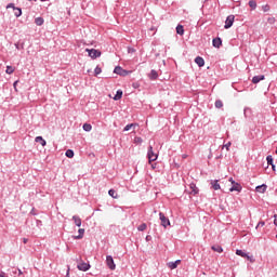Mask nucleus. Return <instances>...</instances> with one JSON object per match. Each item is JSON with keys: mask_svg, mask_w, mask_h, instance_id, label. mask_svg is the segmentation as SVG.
<instances>
[{"mask_svg": "<svg viewBox=\"0 0 277 277\" xmlns=\"http://www.w3.org/2000/svg\"><path fill=\"white\" fill-rule=\"evenodd\" d=\"M229 183H232V187L229 188V192H241L242 187L241 184L235 182L233 177L229 179Z\"/></svg>", "mask_w": 277, "mask_h": 277, "instance_id": "f257e3e1", "label": "nucleus"}, {"mask_svg": "<svg viewBox=\"0 0 277 277\" xmlns=\"http://www.w3.org/2000/svg\"><path fill=\"white\" fill-rule=\"evenodd\" d=\"M159 217L161 226H163V228H168V226H170V219L166 217V214H163L162 212L159 213Z\"/></svg>", "mask_w": 277, "mask_h": 277, "instance_id": "f03ea898", "label": "nucleus"}, {"mask_svg": "<svg viewBox=\"0 0 277 277\" xmlns=\"http://www.w3.org/2000/svg\"><path fill=\"white\" fill-rule=\"evenodd\" d=\"M234 23H235V15H228L225 21L224 29H230Z\"/></svg>", "mask_w": 277, "mask_h": 277, "instance_id": "7ed1b4c3", "label": "nucleus"}, {"mask_svg": "<svg viewBox=\"0 0 277 277\" xmlns=\"http://www.w3.org/2000/svg\"><path fill=\"white\" fill-rule=\"evenodd\" d=\"M89 53V57H92V60H96V57H101V51L95 49H87L85 50Z\"/></svg>", "mask_w": 277, "mask_h": 277, "instance_id": "20e7f679", "label": "nucleus"}, {"mask_svg": "<svg viewBox=\"0 0 277 277\" xmlns=\"http://www.w3.org/2000/svg\"><path fill=\"white\" fill-rule=\"evenodd\" d=\"M147 157H148L149 161H157L158 156H157V154H155V151H153L151 145H149V147H148Z\"/></svg>", "mask_w": 277, "mask_h": 277, "instance_id": "39448f33", "label": "nucleus"}, {"mask_svg": "<svg viewBox=\"0 0 277 277\" xmlns=\"http://www.w3.org/2000/svg\"><path fill=\"white\" fill-rule=\"evenodd\" d=\"M106 264L109 269H116V264L114 263V258L111 255L106 256Z\"/></svg>", "mask_w": 277, "mask_h": 277, "instance_id": "423d86ee", "label": "nucleus"}, {"mask_svg": "<svg viewBox=\"0 0 277 277\" xmlns=\"http://www.w3.org/2000/svg\"><path fill=\"white\" fill-rule=\"evenodd\" d=\"M114 72L116 75H120L121 77H124V75H128V71L122 69V67L120 66L115 67Z\"/></svg>", "mask_w": 277, "mask_h": 277, "instance_id": "0eeeda50", "label": "nucleus"}, {"mask_svg": "<svg viewBox=\"0 0 277 277\" xmlns=\"http://www.w3.org/2000/svg\"><path fill=\"white\" fill-rule=\"evenodd\" d=\"M78 269H80V272H88V269H90V264L81 262L78 264Z\"/></svg>", "mask_w": 277, "mask_h": 277, "instance_id": "6e6552de", "label": "nucleus"}, {"mask_svg": "<svg viewBox=\"0 0 277 277\" xmlns=\"http://www.w3.org/2000/svg\"><path fill=\"white\" fill-rule=\"evenodd\" d=\"M169 269H176L179 265H181V260H176L175 262L167 263Z\"/></svg>", "mask_w": 277, "mask_h": 277, "instance_id": "1a4fd4ad", "label": "nucleus"}, {"mask_svg": "<svg viewBox=\"0 0 277 277\" xmlns=\"http://www.w3.org/2000/svg\"><path fill=\"white\" fill-rule=\"evenodd\" d=\"M212 45L215 48V49H220V47H222V38H214L212 40Z\"/></svg>", "mask_w": 277, "mask_h": 277, "instance_id": "9d476101", "label": "nucleus"}, {"mask_svg": "<svg viewBox=\"0 0 277 277\" xmlns=\"http://www.w3.org/2000/svg\"><path fill=\"white\" fill-rule=\"evenodd\" d=\"M266 161H267L268 166H272L273 172H276V164H274V158L272 156H267Z\"/></svg>", "mask_w": 277, "mask_h": 277, "instance_id": "9b49d317", "label": "nucleus"}, {"mask_svg": "<svg viewBox=\"0 0 277 277\" xmlns=\"http://www.w3.org/2000/svg\"><path fill=\"white\" fill-rule=\"evenodd\" d=\"M255 190L258 192V194H265V192H267V186L265 184H262L260 186H256Z\"/></svg>", "mask_w": 277, "mask_h": 277, "instance_id": "f8f14e48", "label": "nucleus"}, {"mask_svg": "<svg viewBox=\"0 0 277 277\" xmlns=\"http://www.w3.org/2000/svg\"><path fill=\"white\" fill-rule=\"evenodd\" d=\"M210 185H211L212 189H214L215 192H217V189H220V181H217V180H212L210 182Z\"/></svg>", "mask_w": 277, "mask_h": 277, "instance_id": "ddd939ff", "label": "nucleus"}, {"mask_svg": "<svg viewBox=\"0 0 277 277\" xmlns=\"http://www.w3.org/2000/svg\"><path fill=\"white\" fill-rule=\"evenodd\" d=\"M195 63L197 64V66H199V68H202V66H205V58H202L201 56H197L195 58Z\"/></svg>", "mask_w": 277, "mask_h": 277, "instance_id": "4468645a", "label": "nucleus"}, {"mask_svg": "<svg viewBox=\"0 0 277 277\" xmlns=\"http://www.w3.org/2000/svg\"><path fill=\"white\" fill-rule=\"evenodd\" d=\"M264 79H265V76L263 75L254 76L252 78V83H260V81H263Z\"/></svg>", "mask_w": 277, "mask_h": 277, "instance_id": "2eb2a0df", "label": "nucleus"}, {"mask_svg": "<svg viewBox=\"0 0 277 277\" xmlns=\"http://www.w3.org/2000/svg\"><path fill=\"white\" fill-rule=\"evenodd\" d=\"M189 194H194V196H196V194H198V187L196 186V184L192 183L189 185Z\"/></svg>", "mask_w": 277, "mask_h": 277, "instance_id": "dca6fc26", "label": "nucleus"}, {"mask_svg": "<svg viewBox=\"0 0 277 277\" xmlns=\"http://www.w3.org/2000/svg\"><path fill=\"white\" fill-rule=\"evenodd\" d=\"M236 254L238 256H242V259H250V256L248 255V253L243 252V250H236Z\"/></svg>", "mask_w": 277, "mask_h": 277, "instance_id": "f3484780", "label": "nucleus"}, {"mask_svg": "<svg viewBox=\"0 0 277 277\" xmlns=\"http://www.w3.org/2000/svg\"><path fill=\"white\" fill-rule=\"evenodd\" d=\"M79 235L75 236L74 239H83V235H85V229L84 228H80L78 229Z\"/></svg>", "mask_w": 277, "mask_h": 277, "instance_id": "a211bd4d", "label": "nucleus"}, {"mask_svg": "<svg viewBox=\"0 0 277 277\" xmlns=\"http://www.w3.org/2000/svg\"><path fill=\"white\" fill-rule=\"evenodd\" d=\"M148 77H149V79L155 80V79H157V77H159V74H157V70L151 69Z\"/></svg>", "mask_w": 277, "mask_h": 277, "instance_id": "6ab92c4d", "label": "nucleus"}, {"mask_svg": "<svg viewBox=\"0 0 277 277\" xmlns=\"http://www.w3.org/2000/svg\"><path fill=\"white\" fill-rule=\"evenodd\" d=\"M176 34H179V36H183L185 34V29L183 28V25L176 26Z\"/></svg>", "mask_w": 277, "mask_h": 277, "instance_id": "aec40b11", "label": "nucleus"}, {"mask_svg": "<svg viewBox=\"0 0 277 277\" xmlns=\"http://www.w3.org/2000/svg\"><path fill=\"white\" fill-rule=\"evenodd\" d=\"M72 220H74L76 226L81 227V217L74 215Z\"/></svg>", "mask_w": 277, "mask_h": 277, "instance_id": "412c9836", "label": "nucleus"}, {"mask_svg": "<svg viewBox=\"0 0 277 277\" xmlns=\"http://www.w3.org/2000/svg\"><path fill=\"white\" fill-rule=\"evenodd\" d=\"M212 250L214 252H219V254H221V252H224V249H222V246H220V245L212 246Z\"/></svg>", "mask_w": 277, "mask_h": 277, "instance_id": "4be33fe9", "label": "nucleus"}, {"mask_svg": "<svg viewBox=\"0 0 277 277\" xmlns=\"http://www.w3.org/2000/svg\"><path fill=\"white\" fill-rule=\"evenodd\" d=\"M137 127V123H129L124 127L123 131H131V129H135Z\"/></svg>", "mask_w": 277, "mask_h": 277, "instance_id": "5701e85b", "label": "nucleus"}, {"mask_svg": "<svg viewBox=\"0 0 277 277\" xmlns=\"http://www.w3.org/2000/svg\"><path fill=\"white\" fill-rule=\"evenodd\" d=\"M22 14H23V10H21V8H14V15L16 16V18L22 16Z\"/></svg>", "mask_w": 277, "mask_h": 277, "instance_id": "b1692460", "label": "nucleus"}, {"mask_svg": "<svg viewBox=\"0 0 277 277\" xmlns=\"http://www.w3.org/2000/svg\"><path fill=\"white\" fill-rule=\"evenodd\" d=\"M35 142H40L41 146H47V141H44V138H42V136H37L35 138Z\"/></svg>", "mask_w": 277, "mask_h": 277, "instance_id": "393cba45", "label": "nucleus"}, {"mask_svg": "<svg viewBox=\"0 0 277 277\" xmlns=\"http://www.w3.org/2000/svg\"><path fill=\"white\" fill-rule=\"evenodd\" d=\"M65 155L68 159H72V157H75V151L72 149H67Z\"/></svg>", "mask_w": 277, "mask_h": 277, "instance_id": "a878e982", "label": "nucleus"}, {"mask_svg": "<svg viewBox=\"0 0 277 277\" xmlns=\"http://www.w3.org/2000/svg\"><path fill=\"white\" fill-rule=\"evenodd\" d=\"M35 23H36V25H38V26L40 27V26L44 25V18H42V17H37V18L35 19Z\"/></svg>", "mask_w": 277, "mask_h": 277, "instance_id": "bb28decb", "label": "nucleus"}, {"mask_svg": "<svg viewBox=\"0 0 277 277\" xmlns=\"http://www.w3.org/2000/svg\"><path fill=\"white\" fill-rule=\"evenodd\" d=\"M122 98V90H118L116 95L114 96V101H120Z\"/></svg>", "mask_w": 277, "mask_h": 277, "instance_id": "cd10ccee", "label": "nucleus"}, {"mask_svg": "<svg viewBox=\"0 0 277 277\" xmlns=\"http://www.w3.org/2000/svg\"><path fill=\"white\" fill-rule=\"evenodd\" d=\"M83 131L90 132L92 131V124L90 123H84L82 127Z\"/></svg>", "mask_w": 277, "mask_h": 277, "instance_id": "c85d7f7f", "label": "nucleus"}, {"mask_svg": "<svg viewBox=\"0 0 277 277\" xmlns=\"http://www.w3.org/2000/svg\"><path fill=\"white\" fill-rule=\"evenodd\" d=\"M249 6L251 8V10H256V1L255 0H250L249 1Z\"/></svg>", "mask_w": 277, "mask_h": 277, "instance_id": "c756f323", "label": "nucleus"}, {"mask_svg": "<svg viewBox=\"0 0 277 277\" xmlns=\"http://www.w3.org/2000/svg\"><path fill=\"white\" fill-rule=\"evenodd\" d=\"M102 72H103V69H101L100 66H96L95 69H94L95 77H98V75H101Z\"/></svg>", "mask_w": 277, "mask_h": 277, "instance_id": "7c9ffc66", "label": "nucleus"}, {"mask_svg": "<svg viewBox=\"0 0 277 277\" xmlns=\"http://www.w3.org/2000/svg\"><path fill=\"white\" fill-rule=\"evenodd\" d=\"M215 107H216V109H222V107H224V103H222L221 100H217V101L215 102Z\"/></svg>", "mask_w": 277, "mask_h": 277, "instance_id": "2f4dec72", "label": "nucleus"}, {"mask_svg": "<svg viewBox=\"0 0 277 277\" xmlns=\"http://www.w3.org/2000/svg\"><path fill=\"white\" fill-rule=\"evenodd\" d=\"M108 195L111 196V198H118V193H116L114 189H109Z\"/></svg>", "mask_w": 277, "mask_h": 277, "instance_id": "473e14b6", "label": "nucleus"}, {"mask_svg": "<svg viewBox=\"0 0 277 277\" xmlns=\"http://www.w3.org/2000/svg\"><path fill=\"white\" fill-rule=\"evenodd\" d=\"M147 228L146 223H142L138 227L137 230H140L141 233L144 232Z\"/></svg>", "mask_w": 277, "mask_h": 277, "instance_id": "72a5a7b5", "label": "nucleus"}, {"mask_svg": "<svg viewBox=\"0 0 277 277\" xmlns=\"http://www.w3.org/2000/svg\"><path fill=\"white\" fill-rule=\"evenodd\" d=\"M5 72H6V75H12V72H14V67H12V66H6Z\"/></svg>", "mask_w": 277, "mask_h": 277, "instance_id": "f704fd0d", "label": "nucleus"}, {"mask_svg": "<svg viewBox=\"0 0 277 277\" xmlns=\"http://www.w3.org/2000/svg\"><path fill=\"white\" fill-rule=\"evenodd\" d=\"M262 10H263V12H269V10H271L269 4L262 5Z\"/></svg>", "mask_w": 277, "mask_h": 277, "instance_id": "c9c22d12", "label": "nucleus"}, {"mask_svg": "<svg viewBox=\"0 0 277 277\" xmlns=\"http://www.w3.org/2000/svg\"><path fill=\"white\" fill-rule=\"evenodd\" d=\"M267 23H269V25H274V23H276V18L275 17H268Z\"/></svg>", "mask_w": 277, "mask_h": 277, "instance_id": "e433bc0d", "label": "nucleus"}, {"mask_svg": "<svg viewBox=\"0 0 277 277\" xmlns=\"http://www.w3.org/2000/svg\"><path fill=\"white\" fill-rule=\"evenodd\" d=\"M134 142H135V144H142L143 140H142V137H140V136H136V137L134 138Z\"/></svg>", "mask_w": 277, "mask_h": 277, "instance_id": "4c0bfd02", "label": "nucleus"}, {"mask_svg": "<svg viewBox=\"0 0 277 277\" xmlns=\"http://www.w3.org/2000/svg\"><path fill=\"white\" fill-rule=\"evenodd\" d=\"M10 8H12V10H14V8H16V6L14 5V3H9L6 5V10H10Z\"/></svg>", "mask_w": 277, "mask_h": 277, "instance_id": "58836bf2", "label": "nucleus"}, {"mask_svg": "<svg viewBox=\"0 0 277 277\" xmlns=\"http://www.w3.org/2000/svg\"><path fill=\"white\" fill-rule=\"evenodd\" d=\"M230 146H232V143L228 142L227 144L224 145V148H226V150H229Z\"/></svg>", "mask_w": 277, "mask_h": 277, "instance_id": "ea45409f", "label": "nucleus"}, {"mask_svg": "<svg viewBox=\"0 0 277 277\" xmlns=\"http://www.w3.org/2000/svg\"><path fill=\"white\" fill-rule=\"evenodd\" d=\"M260 226H265V222L263 221L259 222L255 228H259Z\"/></svg>", "mask_w": 277, "mask_h": 277, "instance_id": "a19ab883", "label": "nucleus"}, {"mask_svg": "<svg viewBox=\"0 0 277 277\" xmlns=\"http://www.w3.org/2000/svg\"><path fill=\"white\" fill-rule=\"evenodd\" d=\"M28 239L27 238H23V243H27Z\"/></svg>", "mask_w": 277, "mask_h": 277, "instance_id": "79ce46f5", "label": "nucleus"}, {"mask_svg": "<svg viewBox=\"0 0 277 277\" xmlns=\"http://www.w3.org/2000/svg\"><path fill=\"white\" fill-rule=\"evenodd\" d=\"M146 241H150V236H146Z\"/></svg>", "mask_w": 277, "mask_h": 277, "instance_id": "37998d69", "label": "nucleus"}, {"mask_svg": "<svg viewBox=\"0 0 277 277\" xmlns=\"http://www.w3.org/2000/svg\"><path fill=\"white\" fill-rule=\"evenodd\" d=\"M274 224H275V226H277V219L274 220Z\"/></svg>", "mask_w": 277, "mask_h": 277, "instance_id": "c03bdc74", "label": "nucleus"}, {"mask_svg": "<svg viewBox=\"0 0 277 277\" xmlns=\"http://www.w3.org/2000/svg\"><path fill=\"white\" fill-rule=\"evenodd\" d=\"M18 274H19V276H21V274H23V273L21 272V269H18Z\"/></svg>", "mask_w": 277, "mask_h": 277, "instance_id": "a18cd8bd", "label": "nucleus"}, {"mask_svg": "<svg viewBox=\"0 0 277 277\" xmlns=\"http://www.w3.org/2000/svg\"><path fill=\"white\" fill-rule=\"evenodd\" d=\"M16 83H18V81H15V82H14V85H16Z\"/></svg>", "mask_w": 277, "mask_h": 277, "instance_id": "49530a36", "label": "nucleus"}, {"mask_svg": "<svg viewBox=\"0 0 277 277\" xmlns=\"http://www.w3.org/2000/svg\"><path fill=\"white\" fill-rule=\"evenodd\" d=\"M16 49H18V44H15Z\"/></svg>", "mask_w": 277, "mask_h": 277, "instance_id": "de8ad7c7", "label": "nucleus"}, {"mask_svg": "<svg viewBox=\"0 0 277 277\" xmlns=\"http://www.w3.org/2000/svg\"><path fill=\"white\" fill-rule=\"evenodd\" d=\"M40 1H47V0H40Z\"/></svg>", "mask_w": 277, "mask_h": 277, "instance_id": "09e8293b", "label": "nucleus"}, {"mask_svg": "<svg viewBox=\"0 0 277 277\" xmlns=\"http://www.w3.org/2000/svg\"><path fill=\"white\" fill-rule=\"evenodd\" d=\"M0 277H3V275H0Z\"/></svg>", "mask_w": 277, "mask_h": 277, "instance_id": "8fccbe9b", "label": "nucleus"}, {"mask_svg": "<svg viewBox=\"0 0 277 277\" xmlns=\"http://www.w3.org/2000/svg\"><path fill=\"white\" fill-rule=\"evenodd\" d=\"M276 238H277V235H276Z\"/></svg>", "mask_w": 277, "mask_h": 277, "instance_id": "3c124183", "label": "nucleus"}]
</instances>
